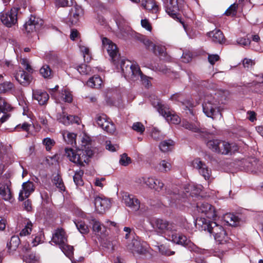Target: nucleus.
I'll use <instances>...</instances> for the list:
<instances>
[{"mask_svg": "<svg viewBox=\"0 0 263 263\" xmlns=\"http://www.w3.org/2000/svg\"><path fill=\"white\" fill-rule=\"evenodd\" d=\"M224 220L230 226H235L238 220V218L233 214L227 213L224 215Z\"/></svg>", "mask_w": 263, "mask_h": 263, "instance_id": "4c0bfd02", "label": "nucleus"}, {"mask_svg": "<svg viewBox=\"0 0 263 263\" xmlns=\"http://www.w3.org/2000/svg\"><path fill=\"white\" fill-rule=\"evenodd\" d=\"M193 167L197 170L206 180H210L212 176V170L206 163L201 161L200 158H196L192 161Z\"/></svg>", "mask_w": 263, "mask_h": 263, "instance_id": "f8f14e48", "label": "nucleus"}, {"mask_svg": "<svg viewBox=\"0 0 263 263\" xmlns=\"http://www.w3.org/2000/svg\"><path fill=\"white\" fill-rule=\"evenodd\" d=\"M41 75L45 79H50L53 76V71L51 70L50 66L45 64L40 69Z\"/></svg>", "mask_w": 263, "mask_h": 263, "instance_id": "473e14b6", "label": "nucleus"}, {"mask_svg": "<svg viewBox=\"0 0 263 263\" xmlns=\"http://www.w3.org/2000/svg\"><path fill=\"white\" fill-rule=\"evenodd\" d=\"M119 146L117 144H112L110 141L106 142V148L111 152H115L119 149Z\"/></svg>", "mask_w": 263, "mask_h": 263, "instance_id": "e2e57ef3", "label": "nucleus"}, {"mask_svg": "<svg viewBox=\"0 0 263 263\" xmlns=\"http://www.w3.org/2000/svg\"><path fill=\"white\" fill-rule=\"evenodd\" d=\"M153 105L156 107L159 112L167 122H171L173 124H178L180 122V118L179 116L170 110L167 106L162 104L161 102L158 101L157 104L154 103Z\"/></svg>", "mask_w": 263, "mask_h": 263, "instance_id": "1a4fd4ad", "label": "nucleus"}, {"mask_svg": "<svg viewBox=\"0 0 263 263\" xmlns=\"http://www.w3.org/2000/svg\"><path fill=\"white\" fill-rule=\"evenodd\" d=\"M152 50L153 51L155 54L158 55H164L165 48L164 47L160 45H153V48Z\"/></svg>", "mask_w": 263, "mask_h": 263, "instance_id": "603ef678", "label": "nucleus"}, {"mask_svg": "<svg viewBox=\"0 0 263 263\" xmlns=\"http://www.w3.org/2000/svg\"><path fill=\"white\" fill-rule=\"evenodd\" d=\"M174 145V142L173 140H166L160 142L159 148L162 152L166 153L172 151Z\"/></svg>", "mask_w": 263, "mask_h": 263, "instance_id": "c756f323", "label": "nucleus"}, {"mask_svg": "<svg viewBox=\"0 0 263 263\" xmlns=\"http://www.w3.org/2000/svg\"><path fill=\"white\" fill-rule=\"evenodd\" d=\"M208 35L211 38L213 42L222 44L226 41V39L222 32L219 29H215L209 33Z\"/></svg>", "mask_w": 263, "mask_h": 263, "instance_id": "b1692460", "label": "nucleus"}, {"mask_svg": "<svg viewBox=\"0 0 263 263\" xmlns=\"http://www.w3.org/2000/svg\"><path fill=\"white\" fill-rule=\"evenodd\" d=\"M43 144L46 146L47 151H50L52 147L54 145L55 142L50 138H46L43 140Z\"/></svg>", "mask_w": 263, "mask_h": 263, "instance_id": "6e6d98bb", "label": "nucleus"}, {"mask_svg": "<svg viewBox=\"0 0 263 263\" xmlns=\"http://www.w3.org/2000/svg\"><path fill=\"white\" fill-rule=\"evenodd\" d=\"M171 163L165 160H162L156 166V169L160 172H167L171 170Z\"/></svg>", "mask_w": 263, "mask_h": 263, "instance_id": "72a5a7b5", "label": "nucleus"}, {"mask_svg": "<svg viewBox=\"0 0 263 263\" xmlns=\"http://www.w3.org/2000/svg\"><path fill=\"white\" fill-rule=\"evenodd\" d=\"M238 9V4L234 3L231 5L225 12V14L227 16H235L237 13Z\"/></svg>", "mask_w": 263, "mask_h": 263, "instance_id": "de8ad7c7", "label": "nucleus"}, {"mask_svg": "<svg viewBox=\"0 0 263 263\" xmlns=\"http://www.w3.org/2000/svg\"><path fill=\"white\" fill-rule=\"evenodd\" d=\"M237 43L242 46H247L250 44V40L249 39L240 37L237 39Z\"/></svg>", "mask_w": 263, "mask_h": 263, "instance_id": "774afa93", "label": "nucleus"}, {"mask_svg": "<svg viewBox=\"0 0 263 263\" xmlns=\"http://www.w3.org/2000/svg\"><path fill=\"white\" fill-rule=\"evenodd\" d=\"M178 230V228L177 226V230L172 232L173 233L168 237V239L178 245L185 247L190 246L191 244V241L185 235L177 233Z\"/></svg>", "mask_w": 263, "mask_h": 263, "instance_id": "a211bd4d", "label": "nucleus"}, {"mask_svg": "<svg viewBox=\"0 0 263 263\" xmlns=\"http://www.w3.org/2000/svg\"><path fill=\"white\" fill-rule=\"evenodd\" d=\"M94 204L96 211L99 214H103L111 206L110 201L102 196H97L95 198Z\"/></svg>", "mask_w": 263, "mask_h": 263, "instance_id": "4468645a", "label": "nucleus"}, {"mask_svg": "<svg viewBox=\"0 0 263 263\" xmlns=\"http://www.w3.org/2000/svg\"><path fill=\"white\" fill-rule=\"evenodd\" d=\"M9 162V158L5 149H0V175L3 173L4 165Z\"/></svg>", "mask_w": 263, "mask_h": 263, "instance_id": "2f4dec72", "label": "nucleus"}, {"mask_svg": "<svg viewBox=\"0 0 263 263\" xmlns=\"http://www.w3.org/2000/svg\"><path fill=\"white\" fill-rule=\"evenodd\" d=\"M77 70L82 74H88L90 71V68L86 64H81L77 67Z\"/></svg>", "mask_w": 263, "mask_h": 263, "instance_id": "864d4df0", "label": "nucleus"}, {"mask_svg": "<svg viewBox=\"0 0 263 263\" xmlns=\"http://www.w3.org/2000/svg\"><path fill=\"white\" fill-rule=\"evenodd\" d=\"M151 136L156 141L160 140L163 138V136L161 134L160 132L155 128L152 130Z\"/></svg>", "mask_w": 263, "mask_h": 263, "instance_id": "bf43d9fd", "label": "nucleus"}, {"mask_svg": "<svg viewBox=\"0 0 263 263\" xmlns=\"http://www.w3.org/2000/svg\"><path fill=\"white\" fill-rule=\"evenodd\" d=\"M197 226L201 230H207L210 233L212 234L215 240L219 243L227 242L228 237L226 231L222 226L216 222L202 217L197 220Z\"/></svg>", "mask_w": 263, "mask_h": 263, "instance_id": "f257e3e1", "label": "nucleus"}, {"mask_svg": "<svg viewBox=\"0 0 263 263\" xmlns=\"http://www.w3.org/2000/svg\"><path fill=\"white\" fill-rule=\"evenodd\" d=\"M32 224L30 221H27L25 228L21 231L20 235L21 236H26L30 234L32 231Z\"/></svg>", "mask_w": 263, "mask_h": 263, "instance_id": "49530a36", "label": "nucleus"}, {"mask_svg": "<svg viewBox=\"0 0 263 263\" xmlns=\"http://www.w3.org/2000/svg\"><path fill=\"white\" fill-rule=\"evenodd\" d=\"M132 162L131 159L128 157L126 154L121 155L119 163L123 166H127Z\"/></svg>", "mask_w": 263, "mask_h": 263, "instance_id": "5fc2aeb1", "label": "nucleus"}, {"mask_svg": "<svg viewBox=\"0 0 263 263\" xmlns=\"http://www.w3.org/2000/svg\"><path fill=\"white\" fill-rule=\"evenodd\" d=\"M132 128L138 133L142 134L145 130L144 125L141 122H136L133 125Z\"/></svg>", "mask_w": 263, "mask_h": 263, "instance_id": "13d9d810", "label": "nucleus"}, {"mask_svg": "<svg viewBox=\"0 0 263 263\" xmlns=\"http://www.w3.org/2000/svg\"><path fill=\"white\" fill-rule=\"evenodd\" d=\"M203 186L200 184H192L189 185L188 187L186 189V192L189 193L190 192L189 195L193 197L199 195L201 192L202 191Z\"/></svg>", "mask_w": 263, "mask_h": 263, "instance_id": "7c9ffc66", "label": "nucleus"}, {"mask_svg": "<svg viewBox=\"0 0 263 263\" xmlns=\"http://www.w3.org/2000/svg\"><path fill=\"white\" fill-rule=\"evenodd\" d=\"M123 202L134 211H137L140 208V201L134 195L125 193L122 196Z\"/></svg>", "mask_w": 263, "mask_h": 263, "instance_id": "dca6fc26", "label": "nucleus"}, {"mask_svg": "<svg viewBox=\"0 0 263 263\" xmlns=\"http://www.w3.org/2000/svg\"><path fill=\"white\" fill-rule=\"evenodd\" d=\"M154 185H153L151 189H154L157 191H161L164 186V183L160 179L155 177Z\"/></svg>", "mask_w": 263, "mask_h": 263, "instance_id": "4d7b16f0", "label": "nucleus"}, {"mask_svg": "<svg viewBox=\"0 0 263 263\" xmlns=\"http://www.w3.org/2000/svg\"><path fill=\"white\" fill-rule=\"evenodd\" d=\"M0 196L5 201H10L12 198L10 189L7 184H0Z\"/></svg>", "mask_w": 263, "mask_h": 263, "instance_id": "bb28decb", "label": "nucleus"}, {"mask_svg": "<svg viewBox=\"0 0 263 263\" xmlns=\"http://www.w3.org/2000/svg\"><path fill=\"white\" fill-rule=\"evenodd\" d=\"M35 186L34 183L30 181L24 182L22 184V189L19 193L18 199L23 201L28 198L34 191Z\"/></svg>", "mask_w": 263, "mask_h": 263, "instance_id": "f3484780", "label": "nucleus"}, {"mask_svg": "<svg viewBox=\"0 0 263 263\" xmlns=\"http://www.w3.org/2000/svg\"><path fill=\"white\" fill-rule=\"evenodd\" d=\"M59 120H60L61 122L66 125L72 123L79 124L80 122V118L78 116L72 115H63Z\"/></svg>", "mask_w": 263, "mask_h": 263, "instance_id": "cd10ccee", "label": "nucleus"}, {"mask_svg": "<svg viewBox=\"0 0 263 263\" xmlns=\"http://www.w3.org/2000/svg\"><path fill=\"white\" fill-rule=\"evenodd\" d=\"M141 26L142 27L146 29L147 30L149 31H151L152 29V26L148 21L146 19L142 20L141 21Z\"/></svg>", "mask_w": 263, "mask_h": 263, "instance_id": "338daca9", "label": "nucleus"}, {"mask_svg": "<svg viewBox=\"0 0 263 263\" xmlns=\"http://www.w3.org/2000/svg\"><path fill=\"white\" fill-rule=\"evenodd\" d=\"M65 155L69 160L80 166L84 165V163H87L89 156L86 151L78 149L74 151L71 148H66Z\"/></svg>", "mask_w": 263, "mask_h": 263, "instance_id": "0eeeda50", "label": "nucleus"}, {"mask_svg": "<svg viewBox=\"0 0 263 263\" xmlns=\"http://www.w3.org/2000/svg\"><path fill=\"white\" fill-rule=\"evenodd\" d=\"M102 43L103 47L106 49L114 64L118 69H120L121 62L126 60L120 59L116 45L106 37L102 39Z\"/></svg>", "mask_w": 263, "mask_h": 263, "instance_id": "423d86ee", "label": "nucleus"}, {"mask_svg": "<svg viewBox=\"0 0 263 263\" xmlns=\"http://www.w3.org/2000/svg\"><path fill=\"white\" fill-rule=\"evenodd\" d=\"M52 241L60 246L64 242H67V236L65 231L63 229H58L53 234Z\"/></svg>", "mask_w": 263, "mask_h": 263, "instance_id": "4be33fe9", "label": "nucleus"}, {"mask_svg": "<svg viewBox=\"0 0 263 263\" xmlns=\"http://www.w3.org/2000/svg\"><path fill=\"white\" fill-rule=\"evenodd\" d=\"M13 88V84L9 81L5 82L0 85V90L4 92L10 91Z\"/></svg>", "mask_w": 263, "mask_h": 263, "instance_id": "8fccbe9b", "label": "nucleus"}, {"mask_svg": "<svg viewBox=\"0 0 263 263\" xmlns=\"http://www.w3.org/2000/svg\"><path fill=\"white\" fill-rule=\"evenodd\" d=\"M206 145L213 152L222 155H231L238 150L236 144L218 139L208 140Z\"/></svg>", "mask_w": 263, "mask_h": 263, "instance_id": "7ed1b4c3", "label": "nucleus"}, {"mask_svg": "<svg viewBox=\"0 0 263 263\" xmlns=\"http://www.w3.org/2000/svg\"><path fill=\"white\" fill-rule=\"evenodd\" d=\"M62 98L63 100L67 103H71L73 100V96L70 90L67 88H63L61 90Z\"/></svg>", "mask_w": 263, "mask_h": 263, "instance_id": "79ce46f5", "label": "nucleus"}, {"mask_svg": "<svg viewBox=\"0 0 263 263\" xmlns=\"http://www.w3.org/2000/svg\"><path fill=\"white\" fill-rule=\"evenodd\" d=\"M102 84V80L98 76H94L90 78L87 82V85L91 87L100 88Z\"/></svg>", "mask_w": 263, "mask_h": 263, "instance_id": "c9c22d12", "label": "nucleus"}, {"mask_svg": "<svg viewBox=\"0 0 263 263\" xmlns=\"http://www.w3.org/2000/svg\"><path fill=\"white\" fill-rule=\"evenodd\" d=\"M83 14V10L80 6L76 5L71 8L69 14V21L71 25L77 23Z\"/></svg>", "mask_w": 263, "mask_h": 263, "instance_id": "6ab92c4d", "label": "nucleus"}, {"mask_svg": "<svg viewBox=\"0 0 263 263\" xmlns=\"http://www.w3.org/2000/svg\"><path fill=\"white\" fill-rule=\"evenodd\" d=\"M154 230L159 234H164L170 237L173 231L177 230V226L174 223H170L166 220L154 218L150 221Z\"/></svg>", "mask_w": 263, "mask_h": 263, "instance_id": "39448f33", "label": "nucleus"}, {"mask_svg": "<svg viewBox=\"0 0 263 263\" xmlns=\"http://www.w3.org/2000/svg\"><path fill=\"white\" fill-rule=\"evenodd\" d=\"M84 218L89 220L90 222H92L91 223L92 224V229L93 231L97 233L100 232L101 230V224L99 221L90 215L88 216L85 215Z\"/></svg>", "mask_w": 263, "mask_h": 263, "instance_id": "f704fd0d", "label": "nucleus"}, {"mask_svg": "<svg viewBox=\"0 0 263 263\" xmlns=\"http://www.w3.org/2000/svg\"><path fill=\"white\" fill-rule=\"evenodd\" d=\"M84 174V172L82 170H80L77 171L73 177V181L77 186H82L83 184V181L82 179V177Z\"/></svg>", "mask_w": 263, "mask_h": 263, "instance_id": "c03bdc74", "label": "nucleus"}, {"mask_svg": "<svg viewBox=\"0 0 263 263\" xmlns=\"http://www.w3.org/2000/svg\"><path fill=\"white\" fill-rule=\"evenodd\" d=\"M80 50L83 53L84 61L86 62L90 61L91 58L88 48L82 46L80 47Z\"/></svg>", "mask_w": 263, "mask_h": 263, "instance_id": "09e8293b", "label": "nucleus"}, {"mask_svg": "<svg viewBox=\"0 0 263 263\" xmlns=\"http://www.w3.org/2000/svg\"><path fill=\"white\" fill-rule=\"evenodd\" d=\"M120 69L126 79L135 81L140 78L144 85L146 86L149 85L150 82L148 78L142 73L138 65L132 64L128 60H122L121 62Z\"/></svg>", "mask_w": 263, "mask_h": 263, "instance_id": "f03ea898", "label": "nucleus"}, {"mask_svg": "<svg viewBox=\"0 0 263 263\" xmlns=\"http://www.w3.org/2000/svg\"><path fill=\"white\" fill-rule=\"evenodd\" d=\"M19 9L13 8L10 10L4 11L1 13L0 18L4 25L11 27L16 24Z\"/></svg>", "mask_w": 263, "mask_h": 263, "instance_id": "9d476101", "label": "nucleus"}, {"mask_svg": "<svg viewBox=\"0 0 263 263\" xmlns=\"http://www.w3.org/2000/svg\"><path fill=\"white\" fill-rule=\"evenodd\" d=\"M20 63L22 65H24V66L25 68V69L27 71L28 73H32L33 72V69L29 64L28 62L26 59H21L20 60Z\"/></svg>", "mask_w": 263, "mask_h": 263, "instance_id": "052dcab7", "label": "nucleus"}, {"mask_svg": "<svg viewBox=\"0 0 263 263\" xmlns=\"http://www.w3.org/2000/svg\"><path fill=\"white\" fill-rule=\"evenodd\" d=\"M53 182L58 188L61 191L65 190V186L62 178L58 175L55 176L53 178Z\"/></svg>", "mask_w": 263, "mask_h": 263, "instance_id": "3c124183", "label": "nucleus"}, {"mask_svg": "<svg viewBox=\"0 0 263 263\" xmlns=\"http://www.w3.org/2000/svg\"><path fill=\"white\" fill-rule=\"evenodd\" d=\"M20 244V239L18 236H13L11 238L10 242L7 243V246L10 251L15 250Z\"/></svg>", "mask_w": 263, "mask_h": 263, "instance_id": "58836bf2", "label": "nucleus"}, {"mask_svg": "<svg viewBox=\"0 0 263 263\" xmlns=\"http://www.w3.org/2000/svg\"><path fill=\"white\" fill-rule=\"evenodd\" d=\"M32 97L36 100L40 105H44L47 103L49 96L48 93L43 90L36 89L32 90Z\"/></svg>", "mask_w": 263, "mask_h": 263, "instance_id": "aec40b11", "label": "nucleus"}, {"mask_svg": "<svg viewBox=\"0 0 263 263\" xmlns=\"http://www.w3.org/2000/svg\"><path fill=\"white\" fill-rule=\"evenodd\" d=\"M13 108L8 104L5 99L0 97V123L6 122L11 116L10 112Z\"/></svg>", "mask_w": 263, "mask_h": 263, "instance_id": "2eb2a0df", "label": "nucleus"}, {"mask_svg": "<svg viewBox=\"0 0 263 263\" xmlns=\"http://www.w3.org/2000/svg\"><path fill=\"white\" fill-rule=\"evenodd\" d=\"M74 223L77 229L82 234H86L88 233V227L84 222L82 221H75Z\"/></svg>", "mask_w": 263, "mask_h": 263, "instance_id": "a19ab883", "label": "nucleus"}, {"mask_svg": "<svg viewBox=\"0 0 263 263\" xmlns=\"http://www.w3.org/2000/svg\"><path fill=\"white\" fill-rule=\"evenodd\" d=\"M197 209L198 213L200 214V217L197 219L196 221L202 217L211 220L214 219L216 216L214 207L207 202L198 203Z\"/></svg>", "mask_w": 263, "mask_h": 263, "instance_id": "9b49d317", "label": "nucleus"}, {"mask_svg": "<svg viewBox=\"0 0 263 263\" xmlns=\"http://www.w3.org/2000/svg\"><path fill=\"white\" fill-rule=\"evenodd\" d=\"M181 126L193 132L198 133L200 132L199 123L197 122L191 123L187 120H183L181 122Z\"/></svg>", "mask_w": 263, "mask_h": 263, "instance_id": "c85d7f7f", "label": "nucleus"}, {"mask_svg": "<svg viewBox=\"0 0 263 263\" xmlns=\"http://www.w3.org/2000/svg\"><path fill=\"white\" fill-rule=\"evenodd\" d=\"M103 121L104 122V124L103 126L101 128L108 134H113L116 131V127L114 124L107 120Z\"/></svg>", "mask_w": 263, "mask_h": 263, "instance_id": "ea45409f", "label": "nucleus"}, {"mask_svg": "<svg viewBox=\"0 0 263 263\" xmlns=\"http://www.w3.org/2000/svg\"><path fill=\"white\" fill-rule=\"evenodd\" d=\"M183 3V0H167L164 4L166 12L173 18L181 22L179 11Z\"/></svg>", "mask_w": 263, "mask_h": 263, "instance_id": "6e6552de", "label": "nucleus"}, {"mask_svg": "<svg viewBox=\"0 0 263 263\" xmlns=\"http://www.w3.org/2000/svg\"><path fill=\"white\" fill-rule=\"evenodd\" d=\"M38 122L40 123L45 128H47L48 127V120L45 115H39L38 117Z\"/></svg>", "mask_w": 263, "mask_h": 263, "instance_id": "69168bd1", "label": "nucleus"}, {"mask_svg": "<svg viewBox=\"0 0 263 263\" xmlns=\"http://www.w3.org/2000/svg\"><path fill=\"white\" fill-rule=\"evenodd\" d=\"M157 245H154V246H155V247L158 249L159 252L161 255L165 256H171L175 254V252L171 251L165 245H159L157 242Z\"/></svg>", "mask_w": 263, "mask_h": 263, "instance_id": "e433bc0d", "label": "nucleus"}, {"mask_svg": "<svg viewBox=\"0 0 263 263\" xmlns=\"http://www.w3.org/2000/svg\"><path fill=\"white\" fill-rule=\"evenodd\" d=\"M155 177L153 176H141L136 179L137 183L141 185H145L146 186L152 189V185H154Z\"/></svg>", "mask_w": 263, "mask_h": 263, "instance_id": "393cba45", "label": "nucleus"}, {"mask_svg": "<svg viewBox=\"0 0 263 263\" xmlns=\"http://www.w3.org/2000/svg\"><path fill=\"white\" fill-rule=\"evenodd\" d=\"M141 5L144 9L153 13H157L159 11L158 5L154 0H142Z\"/></svg>", "mask_w": 263, "mask_h": 263, "instance_id": "a878e982", "label": "nucleus"}, {"mask_svg": "<svg viewBox=\"0 0 263 263\" xmlns=\"http://www.w3.org/2000/svg\"><path fill=\"white\" fill-rule=\"evenodd\" d=\"M15 79L22 85L27 86L32 80V76L22 69L18 70L15 74Z\"/></svg>", "mask_w": 263, "mask_h": 263, "instance_id": "412c9836", "label": "nucleus"}, {"mask_svg": "<svg viewBox=\"0 0 263 263\" xmlns=\"http://www.w3.org/2000/svg\"><path fill=\"white\" fill-rule=\"evenodd\" d=\"M127 248L133 253L143 254L146 251V249L142 245L141 242L137 239H133L132 242L128 245Z\"/></svg>", "mask_w": 263, "mask_h": 263, "instance_id": "5701e85b", "label": "nucleus"}, {"mask_svg": "<svg viewBox=\"0 0 263 263\" xmlns=\"http://www.w3.org/2000/svg\"><path fill=\"white\" fill-rule=\"evenodd\" d=\"M219 108L220 101L218 99V95L216 94H215L214 96L211 94L206 95L202 103V109L204 114L208 117L214 119L216 116H221Z\"/></svg>", "mask_w": 263, "mask_h": 263, "instance_id": "20e7f679", "label": "nucleus"}, {"mask_svg": "<svg viewBox=\"0 0 263 263\" xmlns=\"http://www.w3.org/2000/svg\"><path fill=\"white\" fill-rule=\"evenodd\" d=\"M96 120L98 126H100V127H102V126H103L104 124V122L103 121H106L107 119L105 115H97Z\"/></svg>", "mask_w": 263, "mask_h": 263, "instance_id": "680f3d73", "label": "nucleus"}, {"mask_svg": "<svg viewBox=\"0 0 263 263\" xmlns=\"http://www.w3.org/2000/svg\"><path fill=\"white\" fill-rule=\"evenodd\" d=\"M43 24V21L39 17L31 15L29 20L24 25V29L27 33L33 32L39 30Z\"/></svg>", "mask_w": 263, "mask_h": 263, "instance_id": "ddd939ff", "label": "nucleus"}, {"mask_svg": "<svg viewBox=\"0 0 263 263\" xmlns=\"http://www.w3.org/2000/svg\"><path fill=\"white\" fill-rule=\"evenodd\" d=\"M76 135L72 133H66L63 135L64 138L68 144L72 145L76 143Z\"/></svg>", "mask_w": 263, "mask_h": 263, "instance_id": "a18cd8bd", "label": "nucleus"}, {"mask_svg": "<svg viewBox=\"0 0 263 263\" xmlns=\"http://www.w3.org/2000/svg\"><path fill=\"white\" fill-rule=\"evenodd\" d=\"M220 60V57L218 54H209L208 61L212 65Z\"/></svg>", "mask_w": 263, "mask_h": 263, "instance_id": "0e129e2a", "label": "nucleus"}, {"mask_svg": "<svg viewBox=\"0 0 263 263\" xmlns=\"http://www.w3.org/2000/svg\"><path fill=\"white\" fill-rule=\"evenodd\" d=\"M62 252L67 256L70 258L73 254V248L72 246L68 245L67 242H64L59 246Z\"/></svg>", "mask_w": 263, "mask_h": 263, "instance_id": "37998d69", "label": "nucleus"}]
</instances>
